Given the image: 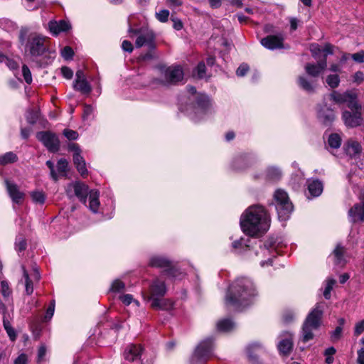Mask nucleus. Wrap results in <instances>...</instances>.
Segmentation results:
<instances>
[{"label":"nucleus","mask_w":364,"mask_h":364,"mask_svg":"<svg viewBox=\"0 0 364 364\" xmlns=\"http://www.w3.org/2000/svg\"><path fill=\"white\" fill-rule=\"evenodd\" d=\"M255 255L258 257L260 266L265 267L272 265V259L276 257V251L272 245L264 244L255 252Z\"/></svg>","instance_id":"11"},{"label":"nucleus","mask_w":364,"mask_h":364,"mask_svg":"<svg viewBox=\"0 0 364 364\" xmlns=\"http://www.w3.org/2000/svg\"><path fill=\"white\" fill-rule=\"evenodd\" d=\"M165 80L168 83L175 84L183 78V71L180 65H172L161 68Z\"/></svg>","instance_id":"14"},{"label":"nucleus","mask_w":364,"mask_h":364,"mask_svg":"<svg viewBox=\"0 0 364 364\" xmlns=\"http://www.w3.org/2000/svg\"><path fill=\"white\" fill-rule=\"evenodd\" d=\"M249 70V66L247 64H241L236 70V74L239 77L245 76Z\"/></svg>","instance_id":"57"},{"label":"nucleus","mask_w":364,"mask_h":364,"mask_svg":"<svg viewBox=\"0 0 364 364\" xmlns=\"http://www.w3.org/2000/svg\"><path fill=\"white\" fill-rule=\"evenodd\" d=\"M282 176L281 170L274 166L269 167L266 171V176L270 180H278Z\"/></svg>","instance_id":"39"},{"label":"nucleus","mask_w":364,"mask_h":364,"mask_svg":"<svg viewBox=\"0 0 364 364\" xmlns=\"http://www.w3.org/2000/svg\"><path fill=\"white\" fill-rule=\"evenodd\" d=\"M348 217L352 223L364 222V200L355 204L349 210Z\"/></svg>","instance_id":"23"},{"label":"nucleus","mask_w":364,"mask_h":364,"mask_svg":"<svg viewBox=\"0 0 364 364\" xmlns=\"http://www.w3.org/2000/svg\"><path fill=\"white\" fill-rule=\"evenodd\" d=\"M18 160L17 155L12 152H6L0 156V165L6 166L9 164L16 162Z\"/></svg>","instance_id":"36"},{"label":"nucleus","mask_w":364,"mask_h":364,"mask_svg":"<svg viewBox=\"0 0 364 364\" xmlns=\"http://www.w3.org/2000/svg\"><path fill=\"white\" fill-rule=\"evenodd\" d=\"M342 142L341 136L337 133H333L329 135L328 139V145L332 149H338Z\"/></svg>","instance_id":"37"},{"label":"nucleus","mask_w":364,"mask_h":364,"mask_svg":"<svg viewBox=\"0 0 364 364\" xmlns=\"http://www.w3.org/2000/svg\"><path fill=\"white\" fill-rule=\"evenodd\" d=\"M55 300H52L50 302V304L46 309V314L43 318V321L47 322L52 318V317L54 314V312H55Z\"/></svg>","instance_id":"47"},{"label":"nucleus","mask_w":364,"mask_h":364,"mask_svg":"<svg viewBox=\"0 0 364 364\" xmlns=\"http://www.w3.org/2000/svg\"><path fill=\"white\" fill-rule=\"evenodd\" d=\"M336 353L334 347H329L324 350L323 355L326 357L325 362L327 364H332L334 361L333 355Z\"/></svg>","instance_id":"45"},{"label":"nucleus","mask_w":364,"mask_h":364,"mask_svg":"<svg viewBox=\"0 0 364 364\" xmlns=\"http://www.w3.org/2000/svg\"><path fill=\"white\" fill-rule=\"evenodd\" d=\"M323 313V304L317 303L315 307L307 315L302 326L301 341L308 342L314 338V331L318 330L321 325Z\"/></svg>","instance_id":"5"},{"label":"nucleus","mask_w":364,"mask_h":364,"mask_svg":"<svg viewBox=\"0 0 364 364\" xmlns=\"http://www.w3.org/2000/svg\"><path fill=\"white\" fill-rule=\"evenodd\" d=\"M32 200L35 203L43 205L46 200V195L43 191H34L30 193Z\"/></svg>","instance_id":"42"},{"label":"nucleus","mask_w":364,"mask_h":364,"mask_svg":"<svg viewBox=\"0 0 364 364\" xmlns=\"http://www.w3.org/2000/svg\"><path fill=\"white\" fill-rule=\"evenodd\" d=\"M125 289V284L119 279H115L112 282L109 290L113 293H120Z\"/></svg>","instance_id":"44"},{"label":"nucleus","mask_w":364,"mask_h":364,"mask_svg":"<svg viewBox=\"0 0 364 364\" xmlns=\"http://www.w3.org/2000/svg\"><path fill=\"white\" fill-rule=\"evenodd\" d=\"M277 347L282 354L289 355L293 347L291 334L287 333V336L279 342Z\"/></svg>","instance_id":"31"},{"label":"nucleus","mask_w":364,"mask_h":364,"mask_svg":"<svg viewBox=\"0 0 364 364\" xmlns=\"http://www.w3.org/2000/svg\"><path fill=\"white\" fill-rule=\"evenodd\" d=\"M65 191L70 198L76 196L83 203H86L87 197L90 193L88 186L79 181L68 184L65 188Z\"/></svg>","instance_id":"10"},{"label":"nucleus","mask_w":364,"mask_h":364,"mask_svg":"<svg viewBox=\"0 0 364 364\" xmlns=\"http://www.w3.org/2000/svg\"><path fill=\"white\" fill-rule=\"evenodd\" d=\"M307 186L309 193L311 197H318L323 192V183L318 179H309L307 181Z\"/></svg>","instance_id":"29"},{"label":"nucleus","mask_w":364,"mask_h":364,"mask_svg":"<svg viewBox=\"0 0 364 364\" xmlns=\"http://www.w3.org/2000/svg\"><path fill=\"white\" fill-rule=\"evenodd\" d=\"M232 247L238 252H240L245 247H247V245H244L243 239L235 240L232 244Z\"/></svg>","instance_id":"59"},{"label":"nucleus","mask_w":364,"mask_h":364,"mask_svg":"<svg viewBox=\"0 0 364 364\" xmlns=\"http://www.w3.org/2000/svg\"><path fill=\"white\" fill-rule=\"evenodd\" d=\"M25 51L33 59L46 53L50 55L48 38L36 33H31L25 45Z\"/></svg>","instance_id":"6"},{"label":"nucleus","mask_w":364,"mask_h":364,"mask_svg":"<svg viewBox=\"0 0 364 364\" xmlns=\"http://www.w3.org/2000/svg\"><path fill=\"white\" fill-rule=\"evenodd\" d=\"M163 274L172 280H181L184 278L186 274L180 269L173 266L172 264L166 269H164Z\"/></svg>","instance_id":"32"},{"label":"nucleus","mask_w":364,"mask_h":364,"mask_svg":"<svg viewBox=\"0 0 364 364\" xmlns=\"http://www.w3.org/2000/svg\"><path fill=\"white\" fill-rule=\"evenodd\" d=\"M330 99L338 105L346 104L349 109L360 108L358 95L353 91H346L343 93L333 91L330 95Z\"/></svg>","instance_id":"9"},{"label":"nucleus","mask_w":364,"mask_h":364,"mask_svg":"<svg viewBox=\"0 0 364 364\" xmlns=\"http://www.w3.org/2000/svg\"><path fill=\"white\" fill-rule=\"evenodd\" d=\"M273 204L277 210L279 220H287L294 210L287 193L282 189L276 190L274 193Z\"/></svg>","instance_id":"7"},{"label":"nucleus","mask_w":364,"mask_h":364,"mask_svg":"<svg viewBox=\"0 0 364 364\" xmlns=\"http://www.w3.org/2000/svg\"><path fill=\"white\" fill-rule=\"evenodd\" d=\"M122 48L124 51L132 53L133 50V46L130 41L124 40L122 43Z\"/></svg>","instance_id":"64"},{"label":"nucleus","mask_w":364,"mask_h":364,"mask_svg":"<svg viewBox=\"0 0 364 364\" xmlns=\"http://www.w3.org/2000/svg\"><path fill=\"white\" fill-rule=\"evenodd\" d=\"M345 250L344 247L338 245L333 253L330 255L329 258L332 259L336 266L342 267L346 264V260L344 257Z\"/></svg>","instance_id":"28"},{"label":"nucleus","mask_w":364,"mask_h":364,"mask_svg":"<svg viewBox=\"0 0 364 364\" xmlns=\"http://www.w3.org/2000/svg\"><path fill=\"white\" fill-rule=\"evenodd\" d=\"M143 350L141 345L129 344L124 350V359L130 362L140 360Z\"/></svg>","instance_id":"21"},{"label":"nucleus","mask_w":364,"mask_h":364,"mask_svg":"<svg viewBox=\"0 0 364 364\" xmlns=\"http://www.w3.org/2000/svg\"><path fill=\"white\" fill-rule=\"evenodd\" d=\"M119 299L122 301V302L126 306H129L132 303H134L136 305V306H139V302L137 300H134L132 294H127L121 295L119 296Z\"/></svg>","instance_id":"48"},{"label":"nucleus","mask_w":364,"mask_h":364,"mask_svg":"<svg viewBox=\"0 0 364 364\" xmlns=\"http://www.w3.org/2000/svg\"><path fill=\"white\" fill-rule=\"evenodd\" d=\"M364 331V319L358 322L355 326L354 333L355 336L361 334Z\"/></svg>","instance_id":"61"},{"label":"nucleus","mask_w":364,"mask_h":364,"mask_svg":"<svg viewBox=\"0 0 364 364\" xmlns=\"http://www.w3.org/2000/svg\"><path fill=\"white\" fill-rule=\"evenodd\" d=\"M170 12L167 9H161L155 13L156 18L161 23H166L168 21Z\"/></svg>","instance_id":"46"},{"label":"nucleus","mask_w":364,"mask_h":364,"mask_svg":"<svg viewBox=\"0 0 364 364\" xmlns=\"http://www.w3.org/2000/svg\"><path fill=\"white\" fill-rule=\"evenodd\" d=\"M4 183L6 187L7 192L11 197L13 203L20 204L24 199L25 194L20 191L18 186L10 181L9 179L5 178Z\"/></svg>","instance_id":"16"},{"label":"nucleus","mask_w":364,"mask_h":364,"mask_svg":"<svg viewBox=\"0 0 364 364\" xmlns=\"http://www.w3.org/2000/svg\"><path fill=\"white\" fill-rule=\"evenodd\" d=\"M63 135L69 140H76L79 136L76 131L69 129H64Z\"/></svg>","instance_id":"54"},{"label":"nucleus","mask_w":364,"mask_h":364,"mask_svg":"<svg viewBox=\"0 0 364 364\" xmlns=\"http://www.w3.org/2000/svg\"><path fill=\"white\" fill-rule=\"evenodd\" d=\"M343 328L337 326L334 331L331 333V340L333 342L338 341L342 336Z\"/></svg>","instance_id":"51"},{"label":"nucleus","mask_w":364,"mask_h":364,"mask_svg":"<svg viewBox=\"0 0 364 364\" xmlns=\"http://www.w3.org/2000/svg\"><path fill=\"white\" fill-rule=\"evenodd\" d=\"M74 89L82 94H89L92 87L87 81L85 74L82 70H77L76 73V78L73 83Z\"/></svg>","instance_id":"18"},{"label":"nucleus","mask_w":364,"mask_h":364,"mask_svg":"<svg viewBox=\"0 0 364 364\" xmlns=\"http://www.w3.org/2000/svg\"><path fill=\"white\" fill-rule=\"evenodd\" d=\"M257 295L256 286L250 278L237 277L228 287L225 299V304L240 310L249 306Z\"/></svg>","instance_id":"1"},{"label":"nucleus","mask_w":364,"mask_h":364,"mask_svg":"<svg viewBox=\"0 0 364 364\" xmlns=\"http://www.w3.org/2000/svg\"><path fill=\"white\" fill-rule=\"evenodd\" d=\"M343 148L346 154L351 158H358L363 150L361 144L353 139H349Z\"/></svg>","instance_id":"22"},{"label":"nucleus","mask_w":364,"mask_h":364,"mask_svg":"<svg viewBox=\"0 0 364 364\" xmlns=\"http://www.w3.org/2000/svg\"><path fill=\"white\" fill-rule=\"evenodd\" d=\"M326 67L327 61L326 58H323L322 60L318 61L316 64L306 63L304 69L308 75L311 77L316 78L326 70Z\"/></svg>","instance_id":"17"},{"label":"nucleus","mask_w":364,"mask_h":364,"mask_svg":"<svg viewBox=\"0 0 364 364\" xmlns=\"http://www.w3.org/2000/svg\"><path fill=\"white\" fill-rule=\"evenodd\" d=\"M196 71L198 78H203L205 75L206 71V68L204 63H199L198 66L196 67Z\"/></svg>","instance_id":"55"},{"label":"nucleus","mask_w":364,"mask_h":364,"mask_svg":"<svg viewBox=\"0 0 364 364\" xmlns=\"http://www.w3.org/2000/svg\"><path fill=\"white\" fill-rule=\"evenodd\" d=\"M297 83L300 88L309 93L314 92L317 87V80L315 78L305 75L299 76Z\"/></svg>","instance_id":"25"},{"label":"nucleus","mask_w":364,"mask_h":364,"mask_svg":"<svg viewBox=\"0 0 364 364\" xmlns=\"http://www.w3.org/2000/svg\"><path fill=\"white\" fill-rule=\"evenodd\" d=\"M262 348L261 345L258 343H254L250 344L247 348V355L249 359L252 361L257 360V354H254L253 351H257Z\"/></svg>","instance_id":"38"},{"label":"nucleus","mask_w":364,"mask_h":364,"mask_svg":"<svg viewBox=\"0 0 364 364\" xmlns=\"http://www.w3.org/2000/svg\"><path fill=\"white\" fill-rule=\"evenodd\" d=\"M22 75H23L25 82L27 84H31L32 82L33 79H32L31 73L28 67L26 65H23L22 66Z\"/></svg>","instance_id":"49"},{"label":"nucleus","mask_w":364,"mask_h":364,"mask_svg":"<svg viewBox=\"0 0 364 364\" xmlns=\"http://www.w3.org/2000/svg\"><path fill=\"white\" fill-rule=\"evenodd\" d=\"M364 80V74L362 71H357L353 76V81L359 85Z\"/></svg>","instance_id":"60"},{"label":"nucleus","mask_w":364,"mask_h":364,"mask_svg":"<svg viewBox=\"0 0 364 364\" xmlns=\"http://www.w3.org/2000/svg\"><path fill=\"white\" fill-rule=\"evenodd\" d=\"M335 284L336 280L333 278H327L326 280L325 281V289L323 294L326 299H329L331 298V292Z\"/></svg>","instance_id":"40"},{"label":"nucleus","mask_w":364,"mask_h":364,"mask_svg":"<svg viewBox=\"0 0 364 364\" xmlns=\"http://www.w3.org/2000/svg\"><path fill=\"white\" fill-rule=\"evenodd\" d=\"M361 105L360 108L350 109L351 112L344 110L342 113V119L344 124L348 128H354L360 126L363 122L361 112Z\"/></svg>","instance_id":"12"},{"label":"nucleus","mask_w":364,"mask_h":364,"mask_svg":"<svg viewBox=\"0 0 364 364\" xmlns=\"http://www.w3.org/2000/svg\"><path fill=\"white\" fill-rule=\"evenodd\" d=\"M68 162L65 159H60L57 164V171L58 176H65L68 171Z\"/></svg>","instance_id":"43"},{"label":"nucleus","mask_w":364,"mask_h":364,"mask_svg":"<svg viewBox=\"0 0 364 364\" xmlns=\"http://www.w3.org/2000/svg\"><path fill=\"white\" fill-rule=\"evenodd\" d=\"M48 28L53 36H58L61 32L69 31L71 28V25L65 20L50 21L48 24Z\"/></svg>","instance_id":"24"},{"label":"nucleus","mask_w":364,"mask_h":364,"mask_svg":"<svg viewBox=\"0 0 364 364\" xmlns=\"http://www.w3.org/2000/svg\"><path fill=\"white\" fill-rule=\"evenodd\" d=\"M350 58L356 63H364V50L351 54Z\"/></svg>","instance_id":"58"},{"label":"nucleus","mask_w":364,"mask_h":364,"mask_svg":"<svg viewBox=\"0 0 364 364\" xmlns=\"http://www.w3.org/2000/svg\"><path fill=\"white\" fill-rule=\"evenodd\" d=\"M187 90L194 96V103L186 109L187 114L192 120L197 122L203 118L205 115L210 112L212 103L210 97L205 94H197L196 89L193 86H188Z\"/></svg>","instance_id":"4"},{"label":"nucleus","mask_w":364,"mask_h":364,"mask_svg":"<svg viewBox=\"0 0 364 364\" xmlns=\"http://www.w3.org/2000/svg\"><path fill=\"white\" fill-rule=\"evenodd\" d=\"M26 247V242L23 237H18L16 240L15 248L18 252L23 251Z\"/></svg>","instance_id":"50"},{"label":"nucleus","mask_w":364,"mask_h":364,"mask_svg":"<svg viewBox=\"0 0 364 364\" xmlns=\"http://www.w3.org/2000/svg\"><path fill=\"white\" fill-rule=\"evenodd\" d=\"M235 328V323L229 318H225L217 323V329L221 332H230Z\"/></svg>","instance_id":"35"},{"label":"nucleus","mask_w":364,"mask_h":364,"mask_svg":"<svg viewBox=\"0 0 364 364\" xmlns=\"http://www.w3.org/2000/svg\"><path fill=\"white\" fill-rule=\"evenodd\" d=\"M100 193L97 190H92L89 193V208L93 213H97L100 206Z\"/></svg>","instance_id":"34"},{"label":"nucleus","mask_w":364,"mask_h":364,"mask_svg":"<svg viewBox=\"0 0 364 364\" xmlns=\"http://www.w3.org/2000/svg\"><path fill=\"white\" fill-rule=\"evenodd\" d=\"M73 162L80 174L83 177L85 176L87 174V169L86 168L85 161L81 154H73Z\"/></svg>","instance_id":"33"},{"label":"nucleus","mask_w":364,"mask_h":364,"mask_svg":"<svg viewBox=\"0 0 364 364\" xmlns=\"http://www.w3.org/2000/svg\"><path fill=\"white\" fill-rule=\"evenodd\" d=\"M147 46L150 48H154V37L151 33L140 34L136 40V46L141 48Z\"/></svg>","instance_id":"30"},{"label":"nucleus","mask_w":364,"mask_h":364,"mask_svg":"<svg viewBox=\"0 0 364 364\" xmlns=\"http://www.w3.org/2000/svg\"><path fill=\"white\" fill-rule=\"evenodd\" d=\"M4 326L10 339L13 341H15L16 338L15 330L9 323L5 322L4 323Z\"/></svg>","instance_id":"56"},{"label":"nucleus","mask_w":364,"mask_h":364,"mask_svg":"<svg viewBox=\"0 0 364 364\" xmlns=\"http://www.w3.org/2000/svg\"><path fill=\"white\" fill-rule=\"evenodd\" d=\"M1 291L2 295L6 298L9 296L11 294V289L9 288V284L6 281L1 280Z\"/></svg>","instance_id":"53"},{"label":"nucleus","mask_w":364,"mask_h":364,"mask_svg":"<svg viewBox=\"0 0 364 364\" xmlns=\"http://www.w3.org/2000/svg\"><path fill=\"white\" fill-rule=\"evenodd\" d=\"M269 216L260 205L250 206L240 217L242 232L250 237H257L265 233L269 228Z\"/></svg>","instance_id":"2"},{"label":"nucleus","mask_w":364,"mask_h":364,"mask_svg":"<svg viewBox=\"0 0 364 364\" xmlns=\"http://www.w3.org/2000/svg\"><path fill=\"white\" fill-rule=\"evenodd\" d=\"M340 82V77L337 74L328 75L326 78V82L331 88L333 89L338 87Z\"/></svg>","instance_id":"41"},{"label":"nucleus","mask_w":364,"mask_h":364,"mask_svg":"<svg viewBox=\"0 0 364 364\" xmlns=\"http://www.w3.org/2000/svg\"><path fill=\"white\" fill-rule=\"evenodd\" d=\"M172 262L166 257L161 255H153L149 258V265L152 267L168 269Z\"/></svg>","instance_id":"27"},{"label":"nucleus","mask_w":364,"mask_h":364,"mask_svg":"<svg viewBox=\"0 0 364 364\" xmlns=\"http://www.w3.org/2000/svg\"><path fill=\"white\" fill-rule=\"evenodd\" d=\"M167 292V287L164 280L154 279L149 285L147 299L151 306L156 310L168 311L173 309L174 302L170 299L164 298Z\"/></svg>","instance_id":"3"},{"label":"nucleus","mask_w":364,"mask_h":364,"mask_svg":"<svg viewBox=\"0 0 364 364\" xmlns=\"http://www.w3.org/2000/svg\"><path fill=\"white\" fill-rule=\"evenodd\" d=\"M23 277L25 280V291L27 295H31L33 291V282H38L41 276L37 268L33 269V273L29 275L25 267L22 266Z\"/></svg>","instance_id":"15"},{"label":"nucleus","mask_w":364,"mask_h":364,"mask_svg":"<svg viewBox=\"0 0 364 364\" xmlns=\"http://www.w3.org/2000/svg\"><path fill=\"white\" fill-rule=\"evenodd\" d=\"M74 52L69 46H65L61 50V55L65 60H70L73 58Z\"/></svg>","instance_id":"52"},{"label":"nucleus","mask_w":364,"mask_h":364,"mask_svg":"<svg viewBox=\"0 0 364 364\" xmlns=\"http://www.w3.org/2000/svg\"><path fill=\"white\" fill-rule=\"evenodd\" d=\"M36 138L51 152H56L59 149V140L55 134L50 132H40Z\"/></svg>","instance_id":"13"},{"label":"nucleus","mask_w":364,"mask_h":364,"mask_svg":"<svg viewBox=\"0 0 364 364\" xmlns=\"http://www.w3.org/2000/svg\"><path fill=\"white\" fill-rule=\"evenodd\" d=\"M318 117L323 124L328 125L331 124L335 119L334 111L327 107L326 105H324L318 109Z\"/></svg>","instance_id":"26"},{"label":"nucleus","mask_w":364,"mask_h":364,"mask_svg":"<svg viewBox=\"0 0 364 364\" xmlns=\"http://www.w3.org/2000/svg\"><path fill=\"white\" fill-rule=\"evenodd\" d=\"M46 165H47V166L49 168V169L50 171V176L53 178V179L54 181H57L58 180V174H57V173L55 172V171L54 169V164H53V163L51 161H46Z\"/></svg>","instance_id":"62"},{"label":"nucleus","mask_w":364,"mask_h":364,"mask_svg":"<svg viewBox=\"0 0 364 364\" xmlns=\"http://www.w3.org/2000/svg\"><path fill=\"white\" fill-rule=\"evenodd\" d=\"M28 357L25 353L20 354L14 360V364H27Z\"/></svg>","instance_id":"63"},{"label":"nucleus","mask_w":364,"mask_h":364,"mask_svg":"<svg viewBox=\"0 0 364 364\" xmlns=\"http://www.w3.org/2000/svg\"><path fill=\"white\" fill-rule=\"evenodd\" d=\"M283 41L282 35H269L262 38L260 43L265 48L274 50L283 48Z\"/></svg>","instance_id":"19"},{"label":"nucleus","mask_w":364,"mask_h":364,"mask_svg":"<svg viewBox=\"0 0 364 364\" xmlns=\"http://www.w3.org/2000/svg\"><path fill=\"white\" fill-rule=\"evenodd\" d=\"M213 348L214 343L212 337L201 341L190 358V364H205L213 355Z\"/></svg>","instance_id":"8"},{"label":"nucleus","mask_w":364,"mask_h":364,"mask_svg":"<svg viewBox=\"0 0 364 364\" xmlns=\"http://www.w3.org/2000/svg\"><path fill=\"white\" fill-rule=\"evenodd\" d=\"M255 161V157L251 154H242L237 156L232 161V167L236 170H242Z\"/></svg>","instance_id":"20"}]
</instances>
